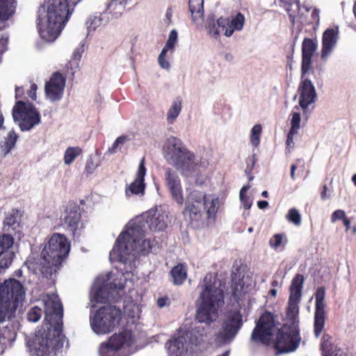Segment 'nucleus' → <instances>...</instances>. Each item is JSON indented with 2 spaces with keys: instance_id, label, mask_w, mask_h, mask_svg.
I'll use <instances>...</instances> for the list:
<instances>
[{
  "instance_id": "aec40b11",
  "label": "nucleus",
  "mask_w": 356,
  "mask_h": 356,
  "mask_svg": "<svg viewBox=\"0 0 356 356\" xmlns=\"http://www.w3.org/2000/svg\"><path fill=\"white\" fill-rule=\"evenodd\" d=\"M165 181L172 199L177 204H182L184 203L183 191L181 180L177 172L167 168L165 172Z\"/></svg>"
},
{
  "instance_id": "603ef678",
  "label": "nucleus",
  "mask_w": 356,
  "mask_h": 356,
  "mask_svg": "<svg viewBox=\"0 0 356 356\" xmlns=\"http://www.w3.org/2000/svg\"><path fill=\"white\" fill-rule=\"evenodd\" d=\"M8 43V35L7 34H2L0 38V63H1V56L7 50V45Z\"/></svg>"
},
{
  "instance_id": "774afa93",
  "label": "nucleus",
  "mask_w": 356,
  "mask_h": 356,
  "mask_svg": "<svg viewBox=\"0 0 356 356\" xmlns=\"http://www.w3.org/2000/svg\"><path fill=\"white\" fill-rule=\"evenodd\" d=\"M327 187L326 185H324L323 187V191L321 193V197L322 200H325L327 198Z\"/></svg>"
},
{
  "instance_id": "20e7f679",
  "label": "nucleus",
  "mask_w": 356,
  "mask_h": 356,
  "mask_svg": "<svg viewBox=\"0 0 356 356\" xmlns=\"http://www.w3.org/2000/svg\"><path fill=\"white\" fill-rule=\"evenodd\" d=\"M141 223H133L127 230H123L116 239L110 259L125 262L130 254L145 255L152 248V242L144 238L145 229Z\"/></svg>"
},
{
  "instance_id": "a19ab883",
  "label": "nucleus",
  "mask_w": 356,
  "mask_h": 356,
  "mask_svg": "<svg viewBox=\"0 0 356 356\" xmlns=\"http://www.w3.org/2000/svg\"><path fill=\"white\" fill-rule=\"evenodd\" d=\"M243 286L244 284L242 280H238V282H234V280H232V296L237 302H238L239 300H241L243 295L244 294Z\"/></svg>"
},
{
  "instance_id": "49530a36",
  "label": "nucleus",
  "mask_w": 356,
  "mask_h": 356,
  "mask_svg": "<svg viewBox=\"0 0 356 356\" xmlns=\"http://www.w3.org/2000/svg\"><path fill=\"white\" fill-rule=\"evenodd\" d=\"M287 220L296 226L301 223V216L300 212L296 208L290 209L286 216Z\"/></svg>"
},
{
  "instance_id": "f8f14e48",
  "label": "nucleus",
  "mask_w": 356,
  "mask_h": 356,
  "mask_svg": "<svg viewBox=\"0 0 356 356\" xmlns=\"http://www.w3.org/2000/svg\"><path fill=\"white\" fill-rule=\"evenodd\" d=\"M204 193L198 191H191L187 196L183 215L186 222L195 227L201 221L204 213Z\"/></svg>"
},
{
  "instance_id": "f257e3e1",
  "label": "nucleus",
  "mask_w": 356,
  "mask_h": 356,
  "mask_svg": "<svg viewBox=\"0 0 356 356\" xmlns=\"http://www.w3.org/2000/svg\"><path fill=\"white\" fill-rule=\"evenodd\" d=\"M63 307L60 301L47 307L42 325L35 337L26 342L31 354L36 356H57L62 353L66 337L63 333Z\"/></svg>"
},
{
  "instance_id": "e2e57ef3",
  "label": "nucleus",
  "mask_w": 356,
  "mask_h": 356,
  "mask_svg": "<svg viewBox=\"0 0 356 356\" xmlns=\"http://www.w3.org/2000/svg\"><path fill=\"white\" fill-rule=\"evenodd\" d=\"M168 302H169V299L168 297L159 298L157 300L158 307L160 308H162V307H165V305H167Z\"/></svg>"
},
{
  "instance_id": "f03ea898",
  "label": "nucleus",
  "mask_w": 356,
  "mask_h": 356,
  "mask_svg": "<svg viewBox=\"0 0 356 356\" xmlns=\"http://www.w3.org/2000/svg\"><path fill=\"white\" fill-rule=\"evenodd\" d=\"M70 245L65 235L55 233L49 239L40 255L30 254L24 265L34 275L54 281L62 262L70 252Z\"/></svg>"
},
{
  "instance_id": "c85d7f7f",
  "label": "nucleus",
  "mask_w": 356,
  "mask_h": 356,
  "mask_svg": "<svg viewBox=\"0 0 356 356\" xmlns=\"http://www.w3.org/2000/svg\"><path fill=\"white\" fill-rule=\"evenodd\" d=\"M22 223V214L19 210L13 209L8 211L3 222V230L8 232H15L20 227Z\"/></svg>"
},
{
  "instance_id": "393cba45",
  "label": "nucleus",
  "mask_w": 356,
  "mask_h": 356,
  "mask_svg": "<svg viewBox=\"0 0 356 356\" xmlns=\"http://www.w3.org/2000/svg\"><path fill=\"white\" fill-rule=\"evenodd\" d=\"M338 40V29H326L322 37V49L321 57L326 60L332 53Z\"/></svg>"
},
{
  "instance_id": "bf43d9fd",
  "label": "nucleus",
  "mask_w": 356,
  "mask_h": 356,
  "mask_svg": "<svg viewBox=\"0 0 356 356\" xmlns=\"http://www.w3.org/2000/svg\"><path fill=\"white\" fill-rule=\"evenodd\" d=\"M297 133V131H292V130H289V131L287 134V138L286 140V145L287 147H293L294 145L293 136Z\"/></svg>"
},
{
  "instance_id": "b1692460",
  "label": "nucleus",
  "mask_w": 356,
  "mask_h": 356,
  "mask_svg": "<svg viewBox=\"0 0 356 356\" xmlns=\"http://www.w3.org/2000/svg\"><path fill=\"white\" fill-rule=\"evenodd\" d=\"M229 23V17H220L216 19L213 13L209 14L205 21V28L207 33L215 39H217L220 32H225Z\"/></svg>"
},
{
  "instance_id": "5701e85b",
  "label": "nucleus",
  "mask_w": 356,
  "mask_h": 356,
  "mask_svg": "<svg viewBox=\"0 0 356 356\" xmlns=\"http://www.w3.org/2000/svg\"><path fill=\"white\" fill-rule=\"evenodd\" d=\"M146 168L145 166V159L143 158L139 163L136 177L125 189V194L127 197L133 195H143L145 189V176Z\"/></svg>"
},
{
  "instance_id": "0e129e2a",
  "label": "nucleus",
  "mask_w": 356,
  "mask_h": 356,
  "mask_svg": "<svg viewBox=\"0 0 356 356\" xmlns=\"http://www.w3.org/2000/svg\"><path fill=\"white\" fill-rule=\"evenodd\" d=\"M257 206L260 209H264L268 206V202L266 200H259L257 202Z\"/></svg>"
},
{
  "instance_id": "f3484780",
  "label": "nucleus",
  "mask_w": 356,
  "mask_h": 356,
  "mask_svg": "<svg viewBox=\"0 0 356 356\" xmlns=\"http://www.w3.org/2000/svg\"><path fill=\"white\" fill-rule=\"evenodd\" d=\"M115 288L116 285L113 282H108L107 280L97 277L90 291V301L97 303L106 302Z\"/></svg>"
},
{
  "instance_id": "58836bf2",
  "label": "nucleus",
  "mask_w": 356,
  "mask_h": 356,
  "mask_svg": "<svg viewBox=\"0 0 356 356\" xmlns=\"http://www.w3.org/2000/svg\"><path fill=\"white\" fill-rule=\"evenodd\" d=\"M82 153V149L79 147H69L64 153V163L70 165L76 157Z\"/></svg>"
},
{
  "instance_id": "412c9836",
  "label": "nucleus",
  "mask_w": 356,
  "mask_h": 356,
  "mask_svg": "<svg viewBox=\"0 0 356 356\" xmlns=\"http://www.w3.org/2000/svg\"><path fill=\"white\" fill-rule=\"evenodd\" d=\"M13 243L14 238L10 234L0 236V268L6 269L13 263L15 257Z\"/></svg>"
},
{
  "instance_id": "c9c22d12",
  "label": "nucleus",
  "mask_w": 356,
  "mask_h": 356,
  "mask_svg": "<svg viewBox=\"0 0 356 356\" xmlns=\"http://www.w3.org/2000/svg\"><path fill=\"white\" fill-rule=\"evenodd\" d=\"M204 212L206 211L207 218H216V214L218 211V199L211 198L210 199L204 194Z\"/></svg>"
},
{
  "instance_id": "338daca9",
  "label": "nucleus",
  "mask_w": 356,
  "mask_h": 356,
  "mask_svg": "<svg viewBox=\"0 0 356 356\" xmlns=\"http://www.w3.org/2000/svg\"><path fill=\"white\" fill-rule=\"evenodd\" d=\"M224 58L227 62L229 63L232 62L234 59V56L231 53H225Z\"/></svg>"
},
{
  "instance_id": "37998d69",
  "label": "nucleus",
  "mask_w": 356,
  "mask_h": 356,
  "mask_svg": "<svg viewBox=\"0 0 356 356\" xmlns=\"http://www.w3.org/2000/svg\"><path fill=\"white\" fill-rule=\"evenodd\" d=\"M100 165V161L97 156L90 155L86 163L85 171L88 175L92 174L96 168Z\"/></svg>"
},
{
  "instance_id": "4c0bfd02",
  "label": "nucleus",
  "mask_w": 356,
  "mask_h": 356,
  "mask_svg": "<svg viewBox=\"0 0 356 356\" xmlns=\"http://www.w3.org/2000/svg\"><path fill=\"white\" fill-rule=\"evenodd\" d=\"M18 136L14 130H11L5 138L4 145L1 147L4 155L10 152V151L15 147Z\"/></svg>"
},
{
  "instance_id": "4be33fe9",
  "label": "nucleus",
  "mask_w": 356,
  "mask_h": 356,
  "mask_svg": "<svg viewBox=\"0 0 356 356\" xmlns=\"http://www.w3.org/2000/svg\"><path fill=\"white\" fill-rule=\"evenodd\" d=\"M81 208L75 202H69L66 207L63 225L74 236L81 221Z\"/></svg>"
},
{
  "instance_id": "cd10ccee",
  "label": "nucleus",
  "mask_w": 356,
  "mask_h": 356,
  "mask_svg": "<svg viewBox=\"0 0 356 356\" xmlns=\"http://www.w3.org/2000/svg\"><path fill=\"white\" fill-rule=\"evenodd\" d=\"M165 348L170 356H183L188 350L186 340L183 335L169 340Z\"/></svg>"
},
{
  "instance_id": "a18cd8bd",
  "label": "nucleus",
  "mask_w": 356,
  "mask_h": 356,
  "mask_svg": "<svg viewBox=\"0 0 356 356\" xmlns=\"http://www.w3.org/2000/svg\"><path fill=\"white\" fill-rule=\"evenodd\" d=\"M204 0H189V10L192 15L195 13L203 15Z\"/></svg>"
},
{
  "instance_id": "8fccbe9b",
  "label": "nucleus",
  "mask_w": 356,
  "mask_h": 356,
  "mask_svg": "<svg viewBox=\"0 0 356 356\" xmlns=\"http://www.w3.org/2000/svg\"><path fill=\"white\" fill-rule=\"evenodd\" d=\"M280 2V6L285 8L286 10L289 12L291 10L290 7L295 5L296 10L300 9V3L299 0H279Z\"/></svg>"
},
{
  "instance_id": "4468645a",
  "label": "nucleus",
  "mask_w": 356,
  "mask_h": 356,
  "mask_svg": "<svg viewBox=\"0 0 356 356\" xmlns=\"http://www.w3.org/2000/svg\"><path fill=\"white\" fill-rule=\"evenodd\" d=\"M134 223H141L154 232H163L168 225V216L161 207L152 208L143 214L142 218Z\"/></svg>"
},
{
  "instance_id": "bb28decb",
  "label": "nucleus",
  "mask_w": 356,
  "mask_h": 356,
  "mask_svg": "<svg viewBox=\"0 0 356 356\" xmlns=\"http://www.w3.org/2000/svg\"><path fill=\"white\" fill-rule=\"evenodd\" d=\"M183 337H185L188 346H197L204 341L207 337V330L202 325H195L187 330Z\"/></svg>"
},
{
  "instance_id": "79ce46f5",
  "label": "nucleus",
  "mask_w": 356,
  "mask_h": 356,
  "mask_svg": "<svg viewBox=\"0 0 356 356\" xmlns=\"http://www.w3.org/2000/svg\"><path fill=\"white\" fill-rule=\"evenodd\" d=\"M261 131L262 127L260 124L254 125L251 129L250 142L254 147H257L260 144Z\"/></svg>"
},
{
  "instance_id": "72a5a7b5",
  "label": "nucleus",
  "mask_w": 356,
  "mask_h": 356,
  "mask_svg": "<svg viewBox=\"0 0 356 356\" xmlns=\"http://www.w3.org/2000/svg\"><path fill=\"white\" fill-rule=\"evenodd\" d=\"M245 23V17L241 13H238L232 19H229V25L226 28L224 35L226 37H230L233 35L234 31H241Z\"/></svg>"
},
{
  "instance_id": "4d7b16f0",
  "label": "nucleus",
  "mask_w": 356,
  "mask_h": 356,
  "mask_svg": "<svg viewBox=\"0 0 356 356\" xmlns=\"http://www.w3.org/2000/svg\"><path fill=\"white\" fill-rule=\"evenodd\" d=\"M240 200L243 204V207L245 209H250L252 205V199L247 196V195H245V196H242V195H240Z\"/></svg>"
},
{
  "instance_id": "ea45409f",
  "label": "nucleus",
  "mask_w": 356,
  "mask_h": 356,
  "mask_svg": "<svg viewBox=\"0 0 356 356\" xmlns=\"http://www.w3.org/2000/svg\"><path fill=\"white\" fill-rule=\"evenodd\" d=\"M300 106H295L293 108L292 112L291 113V128L289 130H292V131H298L300 129V113L299 112Z\"/></svg>"
},
{
  "instance_id": "6ab92c4d",
  "label": "nucleus",
  "mask_w": 356,
  "mask_h": 356,
  "mask_svg": "<svg viewBox=\"0 0 356 356\" xmlns=\"http://www.w3.org/2000/svg\"><path fill=\"white\" fill-rule=\"evenodd\" d=\"M317 49V41L311 38H305L302 43L301 77L312 70V59Z\"/></svg>"
},
{
  "instance_id": "c756f323",
  "label": "nucleus",
  "mask_w": 356,
  "mask_h": 356,
  "mask_svg": "<svg viewBox=\"0 0 356 356\" xmlns=\"http://www.w3.org/2000/svg\"><path fill=\"white\" fill-rule=\"evenodd\" d=\"M321 349L322 356H348L345 351L331 343V337L327 334L322 337Z\"/></svg>"
},
{
  "instance_id": "a878e982",
  "label": "nucleus",
  "mask_w": 356,
  "mask_h": 356,
  "mask_svg": "<svg viewBox=\"0 0 356 356\" xmlns=\"http://www.w3.org/2000/svg\"><path fill=\"white\" fill-rule=\"evenodd\" d=\"M16 0H0V31L8 27V20L14 15Z\"/></svg>"
},
{
  "instance_id": "5fc2aeb1",
  "label": "nucleus",
  "mask_w": 356,
  "mask_h": 356,
  "mask_svg": "<svg viewBox=\"0 0 356 356\" xmlns=\"http://www.w3.org/2000/svg\"><path fill=\"white\" fill-rule=\"evenodd\" d=\"M295 47H296V40H294L291 43L289 44L286 47V48L289 49V52L286 56V58H287V62L290 67H291V63L293 61Z\"/></svg>"
},
{
  "instance_id": "3c124183",
  "label": "nucleus",
  "mask_w": 356,
  "mask_h": 356,
  "mask_svg": "<svg viewBox=\"0 0 356 356\" xmlns=\"http://www.w3.org/2000/svg\"><path fill=\"white\" fill-rule=\"evenodd\" d=\"M167 52L165 49H162L158 58L160 67L165 70H169L170 68V63L165 59Z\"/></svg>"
},
{
  "instance_id": "7ed1b4c3",
  "label": "nucleus",
  "mask_w": 356,
  "mask_h": 356,
  "mask_svg": "<svg viewBox=\"0 0 356 356\" xmlns=\"http://www.w3.org/2000/svg\"><path fill=\"white\" fill-rule=\"evenodd\" d=\"M44 2L47 10L45 6L41 5L38 11V31L43 41L53 42L64 29L73 9H70L68 0H45Z\"/></svg>"
},
{
  "instance_id": "2f4dec72",
  "label": "nucleus",
  "mask_w": 356,
  "mask_h": 356,
  "mask_svg": "<svg viewBox=\"0 0 356 356\" xmlns=\"http://www.w3.org/2000/svg\"><path fill=\"white\" fill-rule=\"evenodd\" d=\"M172 282L175 285H181L187 277V270L185 264L179 263L170 271Z\"/></svg>"
},
{
  "instance_id": "0eeeda50",
  "label": "nucleus",
  "mask_w": 356,
  "mask_h": 356,
  "mask_svg": "<svg viewBox=\"0 0 356 356\" xmlns=\"http://www.w3.org/2000/svg\"><path fill=\"white\" fill-rule=\"evenodd\" d=\"M25 291L22 283L15 278L0 284V323L15 315L19 303L24 300Z\"/></svg>"
},
{
  "instance_id": "2eb2a0df",
  "label": "nucleus",
  "mask_w": 356,
  "mask_h": 356,
  "mask_svg": "<svg viewBox=\"0 0 356 356\" xmlns=\"http://www.w3.org/2000/svg\"><path fill=\"white\" fill-rule=\"evenodd\" d=\"M325 288L324 286H319L316 289L314 293L315 298V312H314V332L316 337H318L325 326Z\"/></svg>"
},
{
  "instance_id": "7c9ffc66",
  "label": "nucleus",
  "mask_w": 356,
  "mask_h": 356,
  "mask_svg": "<svg viewBox=\"0 0 356 356\" xmlns=\"http://www.w3.org/2000/svg\"><path fill=\"white\" fill-rule=\"evenodd\" d=\"M301 299L289 297L286 309V323L299 326V303Z\"/></svg>"
},
{
  "instance_id": "69168bd1",
  "label": "nucleus",
  "mask_w": 356,
  "mask_h": 356,
  "mask_svg": "<svg viewBox=\"0 0 356 356\" xmlns=\"http://www.w3.org/2000/svg\"><path fill=\"white\" fill-rule=\"evenodd\" d=\"M24 93L23 87H16L15 88V97L19 98L21 97Z\"/></svg>"
},
{
  "instance_id": "13d9d810",
  "label": "nucleus",
  "mask_w": 356,
  "mask_h": 356,
  "mask_svg": "<svg viewBox=\"0 0 356 356\" xmlns=\"http://www.w3.org/2000/svg\"><path fill=\"white\" fill-rule=\"evenodd\" d=\"M282 241V235L280 234H275L273 238L270 241V244L274 248L279 247Z\"/></svg>"
},
{
  "instance_id": "9d476101",
  "label": "nucleus",
  "mask_w": 356,
  "mask_h": 356,
  "mask_svg": "<svg viewBox=\"0 0 356 356\" xmlns=\"http://www.w3.org/2000/svg\"><path fill=\"white\" fill-rule=\"evenodd\" d=\"M300 332L298 325L284 324L276 335L275 349L277 353L283 354L295 351L301 341Z\"/></svg>"
},
{
  "instance_id": "473e14b6",
  "label": "nucleus",
  "mask_w": 356,
  "mask_h": 356,
  "mask_svg": "<svg viewBox=\"0 0 356 356\" xmlns=\"http://www.w3.org/2000/svg\"><path fill=\"white\" fill-rule=\"evenodd\" d=\"M304 282L305 277L302 275L296 274L294 276L289 287V297L301 299Z\"/></svg>"
},
{
  "instance_id": "9b49d317",
  "label": "nucleus",
  "mask_w": 356,
  "mask_h": 356,
  "mask_svg": "<svg viewBox=\"0 0 356 356\" xmlns=\"http://www.w3.org/2000/svg\"><path fill=\"white\" fill-rule=\"evenodd\" d=\"M243 325L240 312H229L221 324L216 334V341L220 345L229 344L235 339Z\"/></svg>"
},
{
  "instance_id": "f704fd0d",
  "label": "nucleus",
  "mask_w": 356,
  "mask_h": 356,
  "mask_svg": "<svg viewBox=\"0 0 356 356\" xmlns=\"http://www.w3.org/2000/svg\"><path fill=\"white\" fill-rule=\"evenodd\" d=\"M110 19L109 16H107L106 13H102L98 15H94L93 17L87 22L88 29L89 31H95L97 27L101 25L106 24Z\"/></svg>"
},
{
  "instance_id": "a211bd4d",
  "label": "nucleus",
  "mask_w": 356,
  "mask_h": 356,
  "mask_svg": "<svg viewBox=\"0 0 356 356\" xmlns=\"http://www.w3.org/2000/svg\"><path fill=\"white\" fill-rule=\"evenodd\" d=\"M298 90L300 91L299 106L302 108L303 115L307 118L308 106L316 99L315 87L309 79L305 78L302 79Z\"/></svg>"
},
{
  "instance_id": "39448f33",
  "label": "nucleus",
  "mask_w": 356,
  "mask_h": 356,
  "mask_svg": "<svg viewBox=\"0 0 356 356\" xmlns=\"http://www.w3.org/2000/svg\"><path fill=\"white\" fill-rule=\"evenodd\" d=\"M202 289L196 302L195 318L199 323L210 325L216 321L219 310L225 303L223 290L216 286V277L207 274L200 284Z\"/></svg>"
},
{
  "instance_id": "de8ad7c7",
  "label": "nucleus",
  "mask_w": 356,
  "mask_h": 356,
  "mask_svg": "<svg viewBox=\"0 0 356 356\" xmlns=\"http://www.w3.org/2000/svg\"><path fill=\"white\" fill-rule=\"evenodd\" d=\"M42 316V309L38 306L32 307L27 313V320L30 322H38Z\"/></svg>"
},
{
  "instance_id": "864d4df0",
  "label": "nucleus",
  "mask_w": 356,
  "mask_h": 356,
  "mask_svg": "<svg viewBox=\"0 0 356 356\" xmlns=\"http://www.w3.org/2000/svg\"><path fill=\"white\" fill-rule=\"evenodd\" d=\"M85 42L81 41L79 45V47L74 50L72 54V58L74 60H80L81 58V55L85 51Z\"/></svg>"
},
{
  "instance_id": "c03bdc74",
  "label": "nucleus",
  "mask_w": 356,
  "mask_h": 356,
  "mask_svg": "<svg viewBox=\"0 0 356 356\" xmlns=\"http://www.w3.org/2000/svg\"><path fill=\"white\" fill-rule=\"evenodd\" d=\"M129 140V137L125 135L118 137L113 142L111 147L108 149V152L110 154H115L121 149V146L124 145L127 141Z\"/></svg>"
},
{
  "instance_id": "680f3d73",
  "label": "nucleus",
  "mask_w": 356,
  "mask_h": 356,
  "mask_svg": "<svg viewBox=\"0 0 356 356\" xmlns=\"http://www.w3.org/2000/svg\"><path fill=\"white\" fill-rule=\"evenodd\" d=\"M319 13H320L319 9L314 8L312 13V15H311L312 19L314 21H315L316 22V24L319 23V20H320Z\"/></svg>"
},
{
  "instance_id": "e433bc0d",
  "label": "nucleus",
  "mask_w": 356,
  "mask_h": 356,
  "mask_svg": "<svg viewBox=\"0 0 356 356\" xmlns=\"http://www.w3.org/2000/svg\"><path fill=\"white\" fill-rule=\"evenodd\" d=\"M181 111V100L177 98L173 101L167 113L168 123L172 124L175 122Z\"/></svg>"
},
{
  "instance_id": "dca6fc26",
  "label": "nucleus",
  "mask_w": 356,
  "mask_h": 356,
  "mask_svg": "<svg viewBox=\"0 0 356 356\" xmlns=\"http://www.w3.org/2000/svg\"><path fill=\"white\" fill-rule=\"evenodd\" d=\"M66 79L59 72H54L49 81L45 83L44 92L52 102L60 100L63 96Z\"/></svg>"
},
{
  "instance_id": "1a4fd4ad",
  "label": "nucleus",
  "mask_w": 356,
  "mask_h": 356,
  "mask_svg": "<svg viewBox=\"0 0 356 356\" xmlns=\"http://www.w3.org/2000/svg\"><path fill=\"white\" fill-rule=\"evenodd\" d=\"M13 118L22 131H29L40 122V114L30 102L18 101L13 108Z\"/></svg>"
},
{
  "instance_id": "6e6d98bb",
  "label": "nucleus",
  "mask_w": 356,
  "mask_h": 356,
  "mask_svg": "<svg viewBox=\"0 0 356 356\" xmlns=\"http://www.w3.org/2000/svg\"><path fill=\"white\" fill-rule=\"evenodd\" d=\"M346 217V213L343 210L338 209L334 211L331 216L332 222H335L338 220H343Z\"/></svg>"
},
{
  "instance_id": "09e8293b",
  "label": "nucleus",
  "mask_w": 356,
  "mask_h": 356,
  "mask_svg": "<svg viewBox=\"0 0 356 356\" xmlns=\"http://www.w3.org/2000/svg\"><path fill=\"white\" fill-rule=\"evenodd\" d=\"M177 31L175 29L172 30L170 32L168 39L163 48V49H165L168 51L169 49H174L175 44L177 41Z\"/></svg>"
},
{
  "instance_id": "6e6552de",
  "label": "nucleus",
  "mask_w": 356,
  "mask_h": 356,
  "mask_svg": "<svg viewBox=\"0 0 356 356\" xmlns=\"http://www.w3.org/2000/svg\"><path fill=\"white\" fill-rule=\"evenodd\" d=\"M122 318L121 310L113 305L103 306L95 312H90V324L97 335L108 334L119 325Z\"/></svg>"
},
{
  "instance_id": "ddd939ff",
  "label": "nucleus",
  "mask_w": 356,
  "mask_h": 356,
  "mask_svg": "<svg viewBox=\"0 0 356 356\" xmlns=\"http://www.w3.org/2000/svg\"><path fill=\"white\" fill-rule=\"evenodd\" d=\"M274 327L273 314L269 312H265L260 316L252 330L251 340L257 343L267 344L270 337L273 334Z\"/></svg>"
},
{
  "instance_id": "052dcab7",
  "label": "nucleus",
  "mask_w": 356,
  "mask_h": 356,
  "mask_svg": "<svg viewBox=\"0 0 356 356\" xmlns=\"http://www.w3.org/2000/svg\"><path fill=\"white\" fill-rule=\"evenodd\" d=\"M37 89H38L37 85L34 83H31L30 89L28 91V95L31 98L32 100H35L37 98V95H36Z\"/></svg>"
},
{
  "instance_id": "423d86ee",
  "label": "nucleus",
  "mask_w": 356,
  "mask_h": 356,
  "mask_svg": "<svg viewBox=\"0 0 356 356\" xmlns=\"http://www.w3.org/2000/svg\"><path fill=\"white\" fill-rule=\"evenodd\" d=\"M163 156L168 163L177 169L181 170L186 176L195 171V155L191 152L178 138L170 136L165 141Z\"/></svg>"
}]
</instances>
